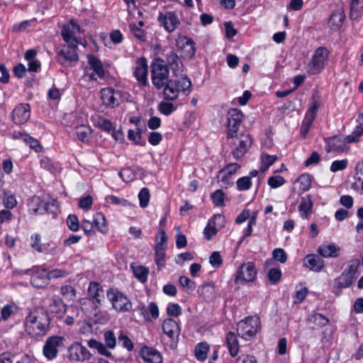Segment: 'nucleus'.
I'll use <instances>...</instances> for the list:
<instances>
[{"instance_id":"e433bc0d","label":"nucleus","mask_w":363,"mask_h":363,"mask_svg":"<svg viewBox=\"0 0 363 363\" xmlns=\"http://www.w3.org/2000/svg\"><path fill=\"white\" fill-rule=\"evenodd\" d=\"M295 184L298 186V191L300 194L309 190L311 186V178L310 174H301L296 180Z\"/></svg>"},{"instance_id":"603ef678","label":"nucleus","mask_w":363,"mask_h":363,"mask_svg":"<svg viewBox=\"0 0 363 363\" xmlns=\"http://www.w3.org/2000/svg\"><path fill=\"white\" fill-rule=\"evenodd\" d=\"M267 277L273 284H277L281 279V271L279 267H274L269 270Z\"/></svg>"},{"instance_id":"20e7f679","label":"nucleus","mask_w":363,"mask_h":363,"mask_svg":"<svg viewBox=\"0 0 363 363\" xmlns=\"http://www.w3.org/2000/svg\"><path fill=\"white\" fill-rule=\"evenodd\" d=\"M106 296L111 303L113 308L118 312H127L132 308V303L129 298L118 290L110 289L106 292Z\"/></svg>"},{"instance_id":"a878e982","label":"nucleus","mask_w":363,"mask_h":363,"mask_svg":"<svg viewBox=\"0 0 363 363\" xmlns=\"http://www.w3.org/2000/svg\"><path fill=\"white\" fill-rule=\"evenodd\" d=\"M225 344L232 357H235L239 352V342L236 334L233 332H228L225 336Z\"/></svg>"},{"instance_id":"864d4df0","label":"nucleus","mask_w":363,"mask_h":363,"mask_svg":"<svg viewBox=\"0 0 363 363\" xmlns=\"http://www.w3.org/2000/svg\"><path fill=\"white\" fill-rule=\"evenodd\" d=\"M252 182L250 177H242L236 182L237 189L239 191H247L252 186Z\"/></svg>"},{"instance_id":"3c124183","label":"nucleus","mask_w":363,"mask_h":363,"mask_svg":"<svg viewBox=\"0 0 363 363\" xmlns=\"http://www.w3.org/2000/svg\"><path fill=\"white\" fill-rule=\"evenodd\" d=\"M75 132L78 140L84 142L88 140L91 134V129L86 126L81 125L77 127Z\"/></svg>"},{"instance_id":"680f3d73","label":"nucleus","mask_w":363,"mask_h":363,"mask_svg":"<svg viewBox=\"0 0 363 363\" xmlns=\"http://www.w3.org/2000/svg\"><path fill=\"white\" fill-rule=\"evenodd\" d=\"M67 225L69 229L73 232H76L79 229V223L78 218L76 215H69L67 218Z\"/></svg>"},{"instance_id":"6e6552de","label":"nucleus","mask_w":363,"mask_h":363,"mask_svg":"<svg viewBox=\"0 0 363 363\" xmlns=\"http://www.w3.org/2000/svg\"><path fill=\"white\" fill-rule=\"evenodd\" d=\"M257 277V269L255 263L248 262L242 264L237 271L235 282L244 284L252 282Z\"/></svg>"},{"instance_id":"72a5a7b5","label":"nucleus","mask_w":363,"mask_h":363,"mask_svg":"<svg viewBox=\"0 0 363 363\" xmlns=\"http://www.w3.org/2000/svg\"><path fill=\"white\" fill-rule=\"evenodd\" d=\"M320 103L318 101V93H314L310 100L309 102V108L305 115L306 117L310 118L311 119L315 120L317 111L319 108Z\"/></svg>"},{"instance_id":"bb28decb","label":"nucleus","mask_w":363,"mask_h":363,"mask_svg":"<svg viewBox=\"0 0 363 363\" xmlns=\"http://www.w3.org/2000/svg\"><path fill=\"white\" fill-rule=\"evenodd\" d=\"M167 62L175 75L182 72V62L174 52L170 51L167 54Z\"/></svg>"},{"instance_id":"13d9d810","label":"nucleus","mask_w":363,"mask_h":363,"mask_svg":"<svg viewBox=\"0 0 363 363\" xmlns=\"http://www.w3.org/2000/svg\"><path fill=\"white\" fill-rule=\"evenodd\" d=\"M209 263L213 268H219L223 264V259L219 252L215 251L209 257Z\"/></svg>"},{"instance_id":"ddd939ff","label":"nucleus","mask_w":363,"mask_h":363,"mask_svg":"<svg viewBox=\"0 0 363 363\" xmlns=\"http://www.w3.org/2000/svg\"><path fill=\"white\" fill-rule=\"evenodd\" d=\"M242 113L238 108L229 110L228 113V138L236 135L242 120Z\"/></svg>"},{"instance_id":"c9c22d12","label":"nucleus","mask_w":363,"mask_h":363,"mask_svg":"<svg viewBox=\"0 0 363 363\" xmlns=\"http://www.w3.org/2000/svg\"><path fill=\"white\" fill-rule=\"evenodd\" d=\"M87 345L90 348L96 350L100 354L113 358L111 352L107 350V347L104 343L99 342L95 339H90L87 340Z\"/></svg>"},{"instance_id":"e2e57ef3","label":"nucleus","mask_w":363,"mask_h":363,"mask_svg":"<svg viewBox=\"0 0 363 363\" xmlns=\"http://www.w3.org/2000/svg\"><path fill=\"white\" fill-rule=\"evenodd\" d=\"M141 130H138L137 131H134L133 130H129L128 133V138L130 140H132L136 145H144L145 144V142L141 141Z\"/></svg>"},{"instance_id":"8fccbe9b","label":"nucleus","mask_w":363,"mask_h":363,"mask_svg":"<svg viewBox=\"0 0 363 363\" xmlns=\"http://www.w3.org/2000/svg\"><path fill=\"white\" fill-rule=\"evenodd\" d=\"M211 197L216 206L220 207L224 205L225 194L222 189H217L213 192Z\"/></svg>"},{"instance_id":"79ce46f5","label":"nucleus","mask_w":363,"mask_h":363,"mask_svg":"<svg viewBox=\"0 0 363 363\" xmlns=\"http://www.w3.org/2000/svg\"><path fill=\"white\" fill-rule=\"evenodd\" d=\"M308 321L317 326L323 327L329 323V319L324 315L318 313H313L308 316Z\"/></svg>"},{"instance_id":"f3484780","label":"nucleus","mask_w":363,"mask_h":363,"mask_svg":"<svg viewBox=\"0 0 363 363\" xmlns=\"http://www.w3.org/2000/svg\"><path fill=\"white\" fill-rule=\"evenodd\" d=\"M48 271L40 267L35 268L30 277V284L35 288H43L49 284Z\"/></svg>"},{"instance_id":"09e8293b","label":"nucleus","mask_w":363,"mask_h":363,"mask_svg":"<svg viewBox=\"0 0 363 363\" xmlns=\"http://www.w3.org/2000/svg\"><path fill=\"white\" fill-rule=\"evenodd\" d=\"M129 28L130 33L134 35L135 38H136L142 42H145L146 40L145 32L140 27H138L137 24L130 23L129 25Z\"/></svg>"},{"instance_id":"bf43d9fd","label":"nucleus","mask_w":363,"mask_h":363,"mask_svg":"<svg viewBox=\"0 0 363 363\" xmlns=\"http://www.w3.org/2000/svg\"><path fill=\"white\" fill-rule=\"evenodd\" d=\"M277 160L274 155H266L262 156L261 171L264 172L271 165H272Z\"/></svg>"},{"instance_id":"4be33fe9","label":"nucleus","mask_w":363,"mask_h":363,"mask_svg":"<svg viewBox=\"0 0 363 363\" xmlns=\"http://www.w3.org/2000/svg\"><path fill=\"white\" fill-rule=\"evenodd\" d=\"M116 91L113 88L106 87L101 90V99L102 103L107 107L117 106L119 103L115 96Z\"/></svg>"},{"instance_id":"1a4fd4ad","label":"nucleus","mask_w":363,"mask_h":363,"mask_svg":"<svg viewBox=\"0 0 363 363\" xmlns=\"http://www.w3.org/2000/svg\"><path fill=\"white\" fill-rule=\"evenodd\" d=\"M163 333L172 340L170 347L175 350L177 347L181 329L177 321L172 318H167L162 323Z\"/></svg>"},{"instance_id":"b1692460","label":"nucleus","mask_w":363,"mask_h":363,"mask_svg":"<svg viewBox=\"0 0 363 363\" xmlns=\"http://www.w3.org/2000/svg\"><path fill=\"white\" fill-rule=\"evenodd\" d=\"M50 311L57 318H62L67 311V305L64 303L62 298L54 296L52 298V303L50 305Z\"/></svg>"},{"instance_id":"a211bd4d","label":"nucleus","mask_w":363,"mask_h":363,"mask_svg":"<svg viewBox=\"0 0 363 363\" xmlns=\"http://www.w3.org/2000/svg\"><path fill=\"white\" fill-rule=\"evenodd\" d=\"M30 116V108L28 104H21L13 111V120L16 124H23Z\"/></svg>"},{"instance_id":"7c9ffc66","label":"nucleus","mask_w":363,"mask_h":363,"mask_svg":"<svg viewBox=\"0 0 363 363\" xmlns=\"http://www.w3.org/2000/svg\"><path fill=\"white\" fill-rule=\"evenodd\" d=\"M164 99L166 101H172L176 100L179 96L178 89H176L175 82L169 81L162 87Z\"/></svg>"},{"instance_id":"f8f14e48","label":"nucleus","mask_w":363,"mask_h":363,"mask_svg":"<svg viewBox=\"0 0 363 363\" xmlns=\"http://www.w3.org/2000/svg\"><path fill=\"white\" fill-rule=\"evenodd\" d=\"M327 152H343L349 150L347 137L335 135L325 138Z\"/></svg>"},{"instance_id":"0e129e2a","label":"nucleus","mask_w":363,"mask_h":363,"mask_svg":"<svg viewBox=\"0 0 363 363\" xmlns=\"http://www.w3.org/2000/svg\"><path fill=\"white\" fill-rule=\"evenodd\" d=\"M40 235L39 234H35L31 237L32 243L31 247L39 252H43L47 247L45 245L40 243Z\"/></svg>"},{"instance_id":"2eb2a0df","label":"nucleus","mask_w":363,"mask_h":363,"mask_svg":"<svg viewBox=\"0 0 363 363\" xmlns=\"http://www.w3.org/2000/svg\"><path fill=\"white\" fill-rule=\"evenodd\" d=\"M157 19L168 33L173 32L180 25L177 14L174 11H168L164 14L160 13Z\"/></svg>"},{"instance_id":"4468645a","label":"nucleus","mask_w":363,"mask_h":363,"mask_svg":"<svg viewBox=\"0 0 363 363\" xmlns=\"http://www.w3.org/2000/svg\"><path fill=\"white\" fill-rule=\"evenodd\" d=\"M68 354L69 359L81 362L89 360L91 357L88 349L79 342L73 343L69 347Z\"/></svg>"},{"instance_id":"5701e85b","label":"nucleus","mask_w":363,"mask_h":363,"mask_svg":"<svg viewBox=\"0 0 363 363\" xmlns=\"http://www.w3.org/2000/svg\"><path fill=\"white\" fill-rule=\"evenodd\" d=\"M340 248L335 243L323 244L319 246L317 252L318 253L325 257H337L340 255Z\"/></svg>"},{"instance_id":"0eeeda50","label":"nucleus","mask_w":363,"mask_h":363,"mask_svg":"<svg viewBox=\"0 0 363 363\" xmlns=\"http://www.w3.org/2000/svg\"><path fill=\"white\" fill-rule=\"evenodd\" d=\"M78 44L72 45L67 44L64 46L57 54V62L63 66H72L73 62H77L79 60V55L77 52Z\"/></svg>"},{"instance_id":"4d7b16f0","label":"nucleus","mask_w":363,"mask_h":363,"mask_svg":"<svg viewBox=\"0 0 363 363\" xmlns=\"http://www.w3.org/2000/svg\"><path fill=\"white\" fill-rule=\"evenodd\" d=\"M150 191L147 188L144 187L140 191L138 194V199L140 207L145 208L147 206L150 201Z\"/></svg>"},{"instance_id":"a18cd8bd","label":"nucleus","mask_w":363,"mask_h":363,"mask_svg":"<svg viewBox=\"0 0 363 363\" xmlns=\"http://www.w3.org/2000/svg\"><path fill=\"white\" fill-rule=\"evenodd\" d=\"M360 265V260L358 259H352L348 262L347 268L344 272L352 278L355 279L358 274V269Z\"/></svg>"},{"instance_id":"c03bdc74","label":"nucleus","mask_w":363,"mask_h":363,"mask_svg":"<svg viewBox=\"0 0 363 363\" xmlns=\"http://www.w3.org/2000/svg\"><path fill=\"white\" fill-rule=\"evenodd\" d=\"M18 134L21 137L22 140L30 145V148L33 149L37 152H41L42 146L37 139L30 136L26 133H18Z\"/></svg>"},{"instance_id":"052dcab7","label":"nucleus","mask_w":363,"mask_h":363,"mask_svg":"<svg viewBox=\"0 0 363 363\" xmlns=\"http://www.w3.org/2000/svg\"><path fill=\"white\" fill-rule=\"evenodd\" d=\"M285 182L286 180L284 178L279 175L270 177L267 180L269 186L273 189L280 187L281 186L284 185Z\"/></svg>"},{"instance_id":"2f4dec72","label":"nucleus","mask_w":363,"mask_h":363,"mask_svg":"<svg viewBox=\"0 0 363 363\" xmlns=\"http://www.w3.org/2000/svg\"><path fill=\"white\" fill-rule=\"evenodd\" d=\"M179 43H182L181 49L183 50V53L186 57H192L196 52L194 47V43L193 40L187 37H184L180 40Z\"/></svg>"},{"instance_id":"412c9836","label":"nucleus","mask_w":363,"mask_h":363,"mask_svg":"<svg viewBox=\"0 0 363 363\" xmlns=\"http://www.w3.org/2000/svg\"><path fill=\"white\" fill-rule=\"evenodd\" d=\"M345 13L342 4H338L335 9L333 11L329 18V23L331 27L335 29L339 28L342 26L343 21L345 19Z\"/></svg>"},{"instance_id":"9b49d317","label":"nucleus","mask_w":363,"mask_h":363,"mask_svg":"<svg viewBox=\"0 0 363 363\" xmlns=\"http://www.w3.org/2000/svg\"><path fill=\"white\" fill-rule=\"evenodd\" d=\"M252 143L249 134L242 133L236 138L235 148L232 150V154L235 160L242 157L248 151Z\"/></svg>"},{"instance_id":"ea45409f","label":"nucleus","mask_w":363,"mask_h":363,"mask_svg":"<svg viewBox=\"0 0 363 363\" xmlns=\"http://www.w3.org/2000/svg\"><path fill=\"white\" fill-rule=\"evenodd\" d=\"M354 280V279L352 278V276H349L343 271L335 279V284L338 289L347 288L352 285Z\"/></svg>"},{"instance_id":"393cba45","label":"nucleus","mask_w":363,"mask_h":363,"mask_svg":"<svg viewBox=\"0 0 363 363\" xmlns=\"http://www.w3.org/2000/svg\"><path fill=\"white\" fill-rule=\"evenodd\" d=\"M89 296L97 303H101L104 298V291L101 285L95 281H91L88 288Z\"/></svg>"},{"instance_id":"338daca9","label":"nucleus","mask_w":363,"mask_h":363,"mask_svg":"<svg viewBox=\"0 0 363 363\" xmlns=\"http://www.w3.org/2000/svg\"><path fill=\"white\" fill-rule=\"evenodd\" d=\"M347 164V160H335L332 162L330 169L332 172L341 171L346 169Z\"/></svg>"},{"instance_id":"49530a36","label":"nucleus","mask_w":363,"mask_h":363,"mask_svg":"<svg viewBox=\"0 0 363 363\" xmlns=\"http://www.w3.org/2000/svg\"><path fill=\"white\" fill-rule=\"evenodd\" d=\"M155 261L157 265L158 270H160L165 265L164 248L155 247Z\"/></svg>"},{"instance_id":"5fc2aeb1","label":"nucleus","mask_w":363,"mask_h":363,"mask_svg":"<svg viewBox=\"0 0 363 363\" xmlns=\"http://www.w3.org/2000/svg\"><path fill=\"white\" fill-rule=\"evenodd\" d=\"M61 295L67 300H73L76 295L74 288L70 285L62 286L60 288Z\"/></svg>"},{"instance_id":"7ed1b4c3","label":"nucleus","mask_w":363,"mask_h":363,"mask_svg":"<svg viewBox=\"0 0 363 363\" xmlns=\"http://www.w3.org/2000/svg\"><path fill=\"white\" fill-rule=\"evenodd\" d=\"M259 328V318L257 316H251L241 320L238 324L237 332L239 336L248 340L257 334Z\"/></svg>"},{"instance_id":"39448f33","label":"nucleus","mask_w":363,"mask_h":363,"mask_svg":"<svg viewBox=\"0 0 363 363\" xmlns=\"http://www.w3.org/2000/svg\"><path fill=\"white\" fill-rule=\"evenodd\" d=\"M329 51L327 48L319 47L317 48L308 65V72L311 74L320 73L325 67V62L328 60Z\"/></svg>"},{"instance_id":"de8ad7c7","label":"nucleus","mask_w":363,"mask_h":363,"mask_svg":"<svg viewBox=\"0 0 363 363\" xmlns=\"http://www.w3.org/2000/svg\"><path fill=\"white\" fill-rule=\"evenodd\" d=\"M168 101H162L158 104V111L164 116H169L177 109L173 104Z\"/></svg>"},{"instance_id":"6ab92c4d","label":"nucleus","mask_w":363,"mask_h":363,"mask_svg":"<svg viewBox=\"0 0 363 363\" xmlns=\"http://www.w3.org/2000/svg\"><path fill=\"white\" fill-rule=\"evenodd\" d=\"M141 358L149 363H162V356L158 351L152 347L144 346L140 351Z\"/></svg>"},{"instance_id":"774afa93","label":"nucleus","mask_w":363,"mask_h":363,"mask_svg":"<svg viewBox=\"0 0 363 363\" xmlns=\"http://www.w3.org/2000/svg\"><path fill=\"white\" fill-rule=\"evenodd\" d=\"M179 284L186 291H192L195 289V283L185 276H182L179 279Z\"/></svg>"},{"instance_id":"cd10ccee","label":"nucleus","mask_w":363,"mask_h":363,"mask_svg":"<svg viewBox=\"0 0 363 363\" xmlns=\"http://www.w3.org/2000/svg\"><path fill=\"white\" fill-rule=\"evenodd\" d=\"M170 81L175 82L176 89H178L179 94L182 93L184 95L189 94L191 91V82L187 76H181L175 79H170Z\"/></svg>"},{"instance_id":"9d476101","label":"nucleus","mask_w":363,"mask_h":363,"mask_svg":"<svg viewBox=\"0 0 363 363\" xmlns=\"http://www.w3.org/2000/svg\"><path fill=\"white\" fill-rule=\"evenodd\" d=\"M57 202L55 199H52L48 202H43L39 197L33 198L30 211L33 213L43 214L45 212L50 213H56L57 211Z\"/></svg>"},{"instance_id":"f257e3e1","label":"nucleus","mask_w":363,"mask_h":363,"mask_svg":"<svg viewBox=\"0 0 363 363\" xmlns=\"http://www.w3.org/2000/svg\"><path fill=\"white\" fill-rule=\"evenodd\" d=\"M50 318L48 311L43 308L35 309L26 316L24 326L26 332L31 337L45 336L50 329Z\"/></svg>"},{"instance_id":"58836bf2","label":"nucleus","mask_w":363,"mask_h":363,"mask_svg":"<svg viewBox=\"0 0 363 363\" xmlns=\"http://www.w3.org/2000/svg\"><path fill=\"white\" fill-rule=\"evenodd\" d=\"M94 226H95L101 233L106 234L108 232L106 220L102 213H97L94 216Z\"/></svg>"},{"instance_id":"4c0bfd02","label":"nucleus","mask_w":363,"mask_h":363,"mask_svg":"<svg viewBox=\"0 0 363 363\" xmlns=\"http://www.w3.org/2000/svg\"><path fill=\"white\" fill-rule=\"evenodd\" d=\"M70 27L69 24L63 26L61 30V35L67 44H71L72 45L78 44V41L74 37V33Z\"/></svg>"},{"instance_id":"69168bd1","label":"nucleus","mask_w":363,"mask_h":363,"mask_svg":"<svg viewBox=\"0 0 363 363\" xmlns=\"http://www.w3.org/2000/svg\"><path fill=\"white\" fill-rule=\"evenodd\" d=\"M363 133V128L362 125H357L351 135L347 136V143H357L359 141V137Z\"/></svg>"},{"instance_id":"dca6fc26","label":"nucleus","mask_w":363,"mask_h":363,"mask_svg":"<svg viewBox=\"0 0 363 363\" xmlns=\"http://www.w3.org/2000/svg\"><path fill=\"white\" fill-rule=\"evenodd\" d=\"M147 64L145 57H140L137 60L136 67L133 74L140 86H145L147 84Z\"/></svg>"},{"instance_id":"c85d7f7f","label":"nucleus","mask_w":363,"mask_h":363,"mask_svg":"<svg viewBox=\"0 0 363 363\" xmlns=\"http://www.w3.org/2000/svg\"><path fill=\"white\" fill-rule=\"evenodd\" d=\"M313 202L310 195H306L301 198V203L298 206V211L302 218H308L312 213Z\"/></svg>"},{"instance_id":"37998d69","label":"nucleus","mask_w":363,"mask_h":363,"mask_svg":"<svg viewBox=\"0 0 363 363\" xmlns=\"http://www.w3.org/2000/svg\"><path fill=\"white\" fill-rule=\"evenodd\" d=\"M209 351V345L206 342H200L195 347L196 358L201 362L206 360Z\"/></svg>"},{"instance_id":"473e14b6","label":"nucleus","mask_w":363,"mask_h":363,"mask_svg":"<svg viewBox=\"0 0 363 363\" xmlns=\"http://www.w3.org/2000/svg\"><path fill=\"white\" fill-rule=\"evenodd\" d=\"M131 268L136 279H138L141 283L147 281L149 274V269L147 267L133 263L131 264Z\"/></svg>"},{"instance_id":"a19ab883","label":"nucleus","mask_w":363,"mask_h":363,"mask_svg":"<svg viewBox=\"0 0 363 363\" xmlns=\"http://www.w3.org/2000/svg\"><path fill=\"white\" fill-rule=\"evenodd\" d=\"M200 295L207 301H211L215 298L214 285L211 283L203 284L199 289Z\"/></svg>"},{"instance_id":"f03ea898","label":"nucleus","mask_w":363,"mask_h":363,"mask_svg":"<svg viewBox=\"0 0 363 363\" xmlns=\"http://www.w3.org/2000/svg\"><path fill=\"white\" fill-rule=\"evenodd\" d=\"M169 70L164 61L160 58L156 59L151 64V80L157 89H161L170 79Z\"/></svg>"},{"instance_id":"f704fd0d","label":"nucleus","mask_w":363,"mask_h":363,"mask_svg":"<svg viewBox=\"0 0 363 363\" xmlns=\"http://www.w3.org/2000/svg\"><path fill=\"white\" fill-rule=\"evenodd\" d=\"M363 14V0H350V18L355 20Z\"/></svg>"},{"instance_id":"6e6d98bb","label":"nucleus","mask_w":363,"mask_h":363,"mask_svg":"<svg viewBox=\"0 0 363 363\" xmlns=\"http://www.w3.org/2000/svg\"><path fill=\"white\" fill-rule=\"evenodd\" d=\"M104 337L106 345L109 349H114L116 345V339L115 334L111 330L104 332Z\"/></svg>"},{"instance_id":"c756f323","label":"nucleus","mask_w":363,"mask_h":363,"mask_svg":"<svg viewBox=\"0 0 363 363\" xmlns=\"http://www.w3.org/2000/svg\"><path fill=\"white\" fill-rule=\"evenodd\" d=\"M87 60L90 66V69L94 72L99 79H103L104 77L105 72L101 60L91 54L87 55Z\"/></svg>"},{"instance_id":"423d86ee","label":"nucleus","mask_w":363,"mask_h":363,"mask_svg":"<svg viewBox=\"0 0 363 363\" xmlns=\"http://www.w3.org/2000/svg\"><path fill=\"white\" fill-rule=\"evenodd\" d=\"M65 337L58 335L49 337L43 347V354L48 360L57 357L59 349L64 346Z\"/></svg>"},{"instance_id":"aec40b11","label":"nucleus","mask_w":363,"mask_h":363,"mask_svg":"<svg viewBox=\"0 0 363 363\" xmlns=\"http://www.w3.org/2000/svg\"><path fill=\"white\" fill-rule=\"evenodd\" d=\"M324 265L323 259L314 254L308 255L303 259V266L313 272H320Z\"/></svg>"}]
</instances>
